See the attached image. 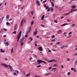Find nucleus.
I'll return each mask as SVG.
<instances>
[{
    "mask_svg": "<svg viewBox=\"0 0 77 77\" xmlns=\"http://www.w3.org/2000/svg\"><path fill=\"white\" fill-rule=\"evenodd\" d=\"M21 33H22V32L21 31H20L19 33V34H18L17 39V42H18L19 41V40H20V38L21 36Z\"/></svg>",
    "mask_w": 77,
    "mask_h": 77,
    "instance_id": "f257e3e1",
    "label": "nucleus"
},
{
    "mask_svg": "<svg viewBox=\"0 0 77 77\" xmlns=\"http://www.w3.org/2000/svg\"><path fill=\"white\" fill-rule=\"evenodd\" d=\"M37 62L38 64H41V63H44L45 64H46V62H45L44 61L41 60H38Z\"/></svg>",
    "mask_w": 77,
    "mask_h": 77,
    "instance_id": "f03ea898",
    "label": "nucleus"
},
{
    "mask_svg": "<svg viewBox=\"0 0 77 77\" xmlns=\"http://www.w3.org/2000/svg\"><path fill=\"white\" fill-rule=\"evenodd\" d=\"M1 65V66H4V67H6V68H8V65L4 63H2Z\"/></svg>",
    "mask_w": 77,
    "mask_h": 77,
    "instance_id": "7ed1b4c3",
    "label": "nucleus"
},
{
    "mask_svg": "<svg viewBox=\"0 0 77 77\" xmlns=\"http://www.w3.org/2000/svg\"><path fill=\"white\" fill-rule=\"evenodd\" d=\"M26 22V20H24V19H23L22 20V21H21V23H20V26H23V23H25Z\"/></svg>",
    "mask_w": 77,
    "mask_h": 77,
    "instance_id": "20e7f679",
    "label": "nucleus"
},
{
    "mask_svg": "<svg viewBox=\"0 0 77 77\" xmlns=\"http://www.w3.org/2000/svg\"><path fill=\"white\" fill-rule=\"evenodd\" d=\"M48 62H49V63H51V62H57V60H49L48 61Z\"/></svg>",
    "mask_w": 77,
    "mask_h": 77,
    "instance_id": "39448f33",
    "label": "nucleus"
},
{
    "mask_svg": "<svg viewBox=\"0 0 77 77\" xmlns=\"http://www.w3.org/2000/svg\"><path fill=\"white\" fill-rule=\"evenodd\" d=\"M24 38H25V36L24 35H23L22 38H21V41H20V43H21L23 40L24 39Z\"/></svg>",
    "mask_w": 77,
    "mask_h": 77,
    "instance_id": "423d86ee",
    "label": "nucleus"
},
{
    "mask_svg": "<svg viewBox=\"0 0 77 77\" xmlns=\"http://www.w3.org/2000/svg\"><path fill=\"white\" fill-rule=\"evenodd\" d=\"M18 26V24H16L14 26V30H15L17 29V27Z\"/></svg>",
    "mask_w": 77,
    "mask_h": 77,
    "instance_id": "0eeeda50",
    "label": "nucleus"
},
{
    "mask_svg": "<svg viewBox=\"0 0 77 77\" xmlns=\"http://www.w3.org/2000/svg\"><path fill=\"white\" fill-rule=\"evenodd\" d=\"M38 50H39V51H42L43 50V49H42V47H39L38 48Z\"/></svg>",
    "mask_w": 77,
    "mask_h": 77,
    "instance_id": "6e6552de",
    "label": "nucleus"
},
{
    "mask_svg": "<svg viewBox=\"0 0 77 77\" xmlns=\"http://www.w3.org/2000/svg\"><path fill=\"white\" fill-rule=\"evenodd\" d=\"M38 33V31H36L35 32H33V34L35 36Z\"/></svg>",
    "mask_w": 77,
    "mask_h": 77,
    "instance_id": "1a4fd4ad",
    "label": "nucleus"
},
{
    "mask_svg": "<svg viewBox=\"0 0 77 77\" xmlns=\"http://www.w3.org/2000/svg\"><path fill=\"white\" fill-rule=\"evenodd\" d=\"M9 68H10L11 71H12V70H13V68H12V67L10 65H9Z\"/></svg>",
    "mask_w": 77,
    "mask_h": 77,
    "instance_id": "9d476101",
    "label": "nucleus"
},
{
    "mask_svg": "<svg viewBox=\"0 0 77 77\" xmlns=\"http://www.w3.org/2000/svg\"><path fill=\"white\" fill-rule=\"evenodd\" d=\"M62 30H59L57 31V33L59 34V33H61L62 32Z\"/></svg>",
    "mask_w": 77,
    "mask_h": 77,
    "instance_id": "9b49d317",
    "label": "nucleus"
},
{
    "mask_svg": "<svg viewBox=\"0 0 77 77\" xmlns=\"http://www.w3.org/2000/svg\"><path fill=\"white\" fill-rule=\"evenodd\" d=\"M36 3L38 6H40V4L39 3V2L38 1H37Z\"/></svg>",
    "mask_w": 77,
    "mask_h": 77,
    "instance_id": "f8f14e48",
    "label": "nucleus"
},
{
    "mask_svg": "<svg viewBox=\"0 0 77 77\" xmlns=\"http://www.w3.org/2000/svg\"><path fill=\"white\" fill-rule=\"evenodd\" d=\"M72 9H75V8L76 7V6L75 5H72L71 6Z\"/></svg>",
    "mask_w": 77,
    "mask_h": 77,
    "instance_id": "ddd939ff",
    "label": "nucleus"
},
{
    "mask_svg": "<svg viewBox=\"0 0 77 77\" xmlns=\"http://www.w3.org/2000/svg\"><path fill=\"white\" fill-rule=\"evenodd\" d=\"M30 30H31V28H30V27H29V29L28 30L27 33H29V32L30 31Z\"/></svg>",
    "mask_w": 77,
    "mask_h": 77,
    "instance_id": "4468645a",
    "label": "nucleus"
},
{
    "mask_svg": "<svg viewBox=\"0 0 77 77\" xmlns=\"http://www.w3.org/2000/svg\"><path fill=\"white\" fill-rule=\"evenodd\" d=\"M50 74H51V73H48L46 74L45 75V76H47V75H49Z\"/></svg>",
    "mask_w": 77,
    "mask_h": 77,
    "instance_id": "2eb2a0df",
    "label": "nucleus"
},
{
    "mask_svg": "<svg viewBox=\"0 0 77 77\" xmlns=\"http://www.w3.org/2000/svg\"><path fill=\"white\" fill-rule=\"evenodd\" d=\"M44 18V15H43L41 18V20H43Z\"/></svg>",
    "mask_w": 77,
    "mask_h": 77,
    "instance_id": "dca6fc26",
    "label": "nucleus"
},
{
    "mask_svg": "<svg viewBox=\"0 0 77 77\" xmlns=\"http://www.w3.org/2000/svg\"><path fill=\"white\" fill-rule=\"evenodd\" d=\"M73 9H71V10L69 12L70 13H72L73 11Z\"/></svg>",
    "mask_w": 77,
    "mask_h": 77,
    "instance_id": "f3484780",
    "label": "nucleus"
},
{
    "mask_svg": "<svg viewBox=\"0 0 77 77\" xmlns=\"http://www.w3.org/2000/svg\"><path fill=\"white\" fill-rule=\"evenodd\" d=\"M33 14H34V11H32L31 12V14L32 15H33Z\"/></svg>",
    "mask_w": 77,
    "mask_h": 77,
    "instance_id": "a211bd4d",
    "label": "nucleus"
},
{
    "mask_svg": "<svg viewBox=\"0 0 77 77\" xmlns=\"http://www.w3.org/2000/svg\"><path fill=\"white\" fill-rule=\"evenodd\" d=\"M66 25H67V23H64L62 25V26H66Z\"/></svg>",
    "mask_w": 77,
    "mask_h": 77,
    "instance_id": "6ab92c4d",
    "label": "nucleus"
},
{
    "mask_svg": "<svg viewBox=\"0 0 77 77\" xmlns=\"http://www.w3.org/2000/svg\"><path fill=\"white\" fill-rule=\"evenodd\" d=\"M50 11H51V12H52V11H53V8H51L50 9Z\"/></svg>",
    "mask_w": 77,
    "mask_h": 77,
    "instance_id": "aec40b11",
    "label": "nucleus"
},
{
    "mask_svg": "<svg viewBox=\"0 0 77 77\" xmlns=\"http://www.w3.org/2000/svg\"><path fill=\"white\" fill-rule=\"evenodd\" d=\"M53 66H54V67H56L57 66V65L56 64H54V65H53Z\"/></svg>",
    "mask_w": 77,
    "mask_h": 77,
    "instance_id": "412c9836",
    "label": "nucleus"
},
{
    "mask_svg": "<svg viewBox=\"0 0 77 77\" xmlns=\"http://www.w3.org/2000/svg\"><path fill=\"white\" fill-rule=\"evenodd\" d=\"M0 52H1V53H4V52H5V51H3V50H2V49H1L0 51Z\"/></svg>",
    "mask_w": 77,
    "mask_h": 77,
    "instance_id": "4be33fe9",
    "label": "nucleus"
},
{
    "mask_svg": "<svg viewBox=\"0 0 77 77\" xmlns=\"http://www.w3.org/2000/svg\"><path fill=\"white\" fill-rule=\"evenodd\" d=\"M51 3L53 8V7H54V3H53L52 2H51Z\"/></svg>",
    "mask_w": 77,
    "mask_h": 77,
    "instance_id": "5701e85b",
    "label": "nucleus"
},
{
    "mask_svg": "<svg viewBox=\"0 0 77 77\" xmlns=\"http://www.w3.org/2000/svg\"><path fill=\"white\" fill-rule=\"evenodd\" d=\"M30 75V74H28L26 75V77H29Z\"/></svg>",
    "mask_w": 77,
    "mask_h": 77,
    "instance_id": "b1692460",
    "label": "nucleus"
},
{
    "mask_svg": "<svg viewBox=\"0 0 77 77\" xmlns=\"http://www.w3.org/2000/svg\"><path fill=\"white\" fill-rule=\"evenodd\" d=\"M12 33L13 34L14 33V34H16L17 33V32H16V31H14L12 32Z\"/></svg>",
    "mask_w": 77,
    "mask_h": 77,
    "instance_id": "393cba45",
    "label": "nucleus"
},
{
    "mask_svg": "<svg viewBox=\"0 0 77 77\" xmlns=\"http://www.w3.org/2000/svg\"><path fill=\"white\" fill-rule=\"evenodd\" d=\"M9 15H7L6 16V18H7V19H8V18H9Z\"/></svg>",
    "mask_w": 77,
    "mask_h": 77,
    "instance_id": "a878e982",
    "label": "nucleus"
},
{
    "mask_svg": "<svg viewBox=\"0 0 77 77\" xmlns=\"http://www.w3.org/2000/svg\"><path fill=\"white\" fill-rule=\"evenodd\" d=\"M13 52V48H12L11 50V53H12Z\"/></svg>",
    "mask_w": 77,
    "mask_h": 77,
    "instance_id": "bb28decb",
    "label": "nucleus"
},
{
    "mask_svg": "<svg viewBox=\"0 0 77 77\" xmlns=\"http://www.w3.org/2000/svg\"><path fill=\"white\" fill-rule=\"evenodd\" d=\"M47 0H45L44 1H43V3H45V2H47Z\"/></svg>",
    "mask_w": 77,
    "mask_h": 77,
    "instance_id": "cd10ccee",
    "label": "nucleus"
},
{
    "mask_svg": "<svg viewBox=\"0 0 77 77\" xmlns=\"http://www.w3.org/2000/svg\"><path fill=\"white\" fill-rule=\"evenodd\" d=\"M64 47H65V46H64V45L62 46L61 47V49H62L63 48H64Z\"/></svg>",
    "mask_w": 77,
    "mask_h": 77,
    "instance_id": "c85d7f7f",
    "label": "nucleus"
},
{
    "mask_svg": "<svg viewBox=\"0 0 77 77\" xmlns=\"http://www.w3.org/2000/svg\"><path fill=\"white\" fill-rule=\"evenodd\" d=\"M3 32V30H1L0 31V33H2Z\"/></svg>",
    "mask_w": 77,
    "mask_h": 77,
    "instance_id": "c756f323",
    "label": "nucleus"
},
{
    "mask_svg": "<svg viewBox=\"0 0 77 77\" xmlns=\"http://www.w3.org/2000/svg\"><path fill=\"white\" fill-rule=\"evenodd\" d=\"M56 44L57 45H60V43L59 42H58L56 43Z\"/></svg>",
    "mask_w": 77,
    "mask_h": 77,
    "instance_id": "7c9ffc66",
    "label": "nucleus"
},
{
    "mask_svg": "<svg viewBox=\"0 0 77 77\" xmlns=\"http://www.w3.org/2000/svg\"><path fill=\"white\" fill-rule=\"evenodd\" d=\"M41 26H42V27H45V25H44L43 24H42L41 25Z\"/></svg>",
    "mask_w": 77,
    "mask_h": 77,
    "instance_id": "2f4dec72",
    "label": "nucleus"
},
{
    "mask_svg": "<svg viewBox=\"0 0 77 77\" xmlns=\"http://www.w3.org/2000/svg\"><path fill=\"white\" fill-rule=\"evenodd\" d=\"M55 38V35H53L52 36V38Z\"/></svg>",
    "mask_w": 77,
    "mask_h": 77,
    "instance_id": "473e14b6",
    "label": "nucleus"
},
{
    "mask_svg": "<svg viewBox=\"0 0 77 77\" xmlns=\"http://www.w3.org/2000/svg\"><path fill=\"white\" fill-rule=\"evenodd\" d=\"M12 19H9L8 20V21H12Z\"/></svg>",
    "mask_w": 77,
    "mask_h": 77,
    "instance_id": "72a5a7b5",
    "label": "nucleus"
},
{
    "mask_svg": "<svg viewBox=\"0 0 77 77\" xmlns=\"http://www.w3.org/2000/svg\"><path fill=\"white\" fill-rule=\"evenodd\" d=\"M54 23H57V21L56 20H54Z\"/></svg>",
    "mask_w": 77,
    "mask_h": 77,
    "instance_id": "f704fd0d",
    "label": "nucleus"
},
{
    "mask_svg": "<svg viewBox=\"0 0 77 77\" xmlns=\"http://www.w3.org/2000/svg\"><path fill=\"white\" fill-rule=\"evenodd\" d=\"M20 45L21 46H22V45H23V43L21 42Z\"/></svg>",
    "mask_w": 77,
    "mask_h": 77,
    "instance_id": "c9c22d12",
    "label": "nucleus"
},
{
    "mask_svg": "<svg viewBox=\"0 0 77 77\" xmlns=\"http://www.w3.org/2000/svg\"><path fill=\"white\" fill-rule=\"evenodd\" d=\"M7 25H10V23H9L8 22H7L6 23Z\"/></svg>",
    "mask_w": 77,
    "mask_h": 77,
    "instance_id": "e433bc0d",
    "label": "nucleus"
},
{
    "mask_svg": "<svg viewBox=\"0 0 77 77\" xmlns=\"http://www.w3.org/2000/svg\"><path fill=\"white\" fill-rule=\"evenodd\" d=\"M41 65H39L37 66V68H39V67H41Z\"/></svg>",
    "mask_w": 77,
    "mask_h": 77,
    "instance_id": "4c0bfd02",
    "label": "nucleus"
},
{
    "mask_svg": "<svg viewBox=\"0 0 77 77\" xmlns=\"http://www.w3.org/2000/svg\"><path fill=\"white\" fill-rule=\"evenodd\" d=\"M44 8H45V7H47V5H46V4H45L44 5Z\"/></svg>",
    "mask_w": 77,
    "mask_h": 77,
    "instance_id": "58836bf2",
    "label": "nucleus"
},
{
    "mask_svg": "<svg viewBox=\"0 0 77 77\" xmlns=\"http://www.w3.org/2000/svg\"><path fill=\"white\" fill-rule=\"evenodd\" d=\"M48 6H47L46 7V10H47V9H48Z\"/></svg>",
    "mask_w": 77,
    "mask_h": 77,
    "instance_id": "ea45409f",
    "label": "nucleus"
},
{
    "mask_svg": "<svg viewBox=\"0 0 77 77\" xmlns=\"http://www.w3.org/2000/svg\"><path fill=\"white\" fill-rule=\"evenodd\" d=\"M6 45H9V44L8 43V42H6Z\"/></svg>",
    "mask_w": 77,
    "mask_h": 77,
    "instance_id": "a19ab883",
    "label": "nucleus"
},
{
    "mask_svg": "<svg viewBox=\"0 0 77 77\" xmlns=\"http://www.w3.org/2000/svg\"><path fill=\"white\" fill-rule=\"evenodd\" d=\"M75 64H77V60H76L75 61Z\"/></svg>",
    "mask_w": 77,
    "mask_h": 77,
    "instance_id": "79ce46f5",
    "label": "nucleus"
},
{
    "mask_svg": "<svg viewBox=\"0 0 77 77\" xmlns=\"http://www.w3.org/2000/svg\"><path fill=\"white\" fill-rule=\"evenodd\" d=\"M30 39H31V41H32L33 40V38H32V37H30Z\"/></svg>",
    "mask_w": 77,
    "mask_h": 77,
    "instance_id": "37998d69",
    "label": "nucleus"
},
{
    "mask_svg": "<svg viewBox=\"0 0 77 77\" xmlns=\"http://www.w3.org/2000/svg\"><path fill=\"white\" fill-rule=\"evenodd\" d=\"M51 41H52V42H55V40L52 39L51 40Z\"/></svg>",
    "mask_w": 77,
    "mask_h": 77,
    "instance_id": "c03bdc74",
    "label": "nucleus"
},
{
    "mask_svg": "<svg viewBox=\"0 0 77 77\" xmlns=\"http://www.w3.org/2000/svg\"><path fill=\"white\" fill-rule=\"evenodd\" d=\"M70 74V72H68L67 73V75H69Z\"/></svg>",
    "mask_w": 77,
    "mask_h": 77,
    "instance_id": "a18cd8bd",
    "label": "nucleus"
},
{
    "mask_svg": "<svg viewBox=\"0 0 77 77\" xmlns=\"http://www.w3.org/2000/svg\"><path fill=\"white\" fill-rule=\"evenodd\" d=\"M32 57H31V58H29V60H32Z\"/></svg>",
    "mask_w": 77,
    "mask_h": 77,
    "instance_id": "49530a36",
    "label": "nucleus"
},
{
    "mask_svg": "<svg viewBox=\"0 0 77 77\" xmlns=\"http://www.w3.org/2000/svg\"><path fill=\"white\" fill-rule=\"evenodd\" d=\"M71 3H72V2H71V1H70V2H69V4H71Z\"/></svg>",
    "mask_w": 77,
    "mask_h": 77,
    "instance_id": "de8ad7c7",
    "label": "nucleus"
},
{
    "mask_svg": "<svg viewBox=\"0 0 77 77\" xmlns=\"http://www.w3.org/2000/svg\"><path fill=\"white\" fill-rule=\"evenodd\" d=\"M74 26H75V24H73L72 26V27H74Z\"/></svg>",
    "mask_w": 77,
    "mask_h": 77,
    "instance_id": "09e8293b",
    "label": "nucleus"
},
{
    "mask_svg": "<svg viewBox=\"0 0 77 77\" xmlns=\"http://www.w3.org/2000/svg\"><path fill=\"white\" fill-rule=\"evenodd\" d=\"M61 68H64V67L63 66V65L61 66Z\"/></svg>",
    "mask_w": 77,
    "mask_h": 77,
    "instance_id": "8fccbe9b",
    "label": "nucleus"
},
{
    "mask_svg": "<svg viewBox=\"0 0 77 77\" xmlns=\"http://www.w3.org/2000/svg\"><path fill=\"white\" fill-rule=\"evenodd\" d=\"M34 77H40L39 76H37V75H35Z\"/></svg>",
    "mask_w": 77,
    "mask_h": 77,
    "instance_id": "3c124183",
    "label": "nucleus"
},
{
    "mask_svg": "<svg viewBox=\"0 0 77 77\" xmlns=\"http://www.w3.org/2000/svg\"><path fill=\"white\" fill-rule=\"evenodd\" d=\"M4 31H7V29H4Z\"/></svg>",
    "mask_w": 77,
    "mask_h": 77,
    "instance_id": "603ef678",
    "label": "nucleus"
},
{
    "mask_svg": "<svg viewBox=\"0 0 77 77\" xmlns=\"http://www.w3.org/2000/svg\"><path fill=\"white\" fill-rule=\"evenodd\" d=\"M50 11V8H48V12H49Z\"/></svg>",
    "mask_w": 77,
    "mask_h": 77,
    "instance_id": "864d4df0",
    "label": "nucleus"
},
{
    "mask_svg": "<svg viewBox=\"0 0 77 77\" xmlns=\"http://www.w3.org/2000/svg\"><path fill=\"white\" fill-rule=\"evenodd\" d=\"M34 45H35V47H37V44H34Z\"/></svg>",
    "mask_w": 77,
    "mask_h": 77,
    "instance_id": "5fc2aeb1",
    "label": "nucleus"
},
{
    "mask_svg": "<svg viewBox=\"0 0 77 77\" xmlns=\"http://www.w3.org/2000/svg\"><path fill=\"white\" fill-rule=\"evenodd\" d=\"M50 70L51 69V67H49L48 68Z\"/></svg>",
    "mask_w": 77,
    "mask_h": 77,
    "instance_id": "6e6d98bb",
    "label": "nucleus"
},
{
    "mask_svg": "<svg viewBox=\"0 0 77 77\" xmlns=\"http://www.w3.org/2000/svg\"><path fill=\"white\" fill-rule=\"evenodd\" d=\"M77 11V9H75L73 10V12H75V11Z\"/></svg>",
    "mask_w": 77,
    "mask_h": 77,
    "instance_id": "4d7b16f0",
    "label": "nucleus"
},
{
    "mask_svg": "<svg viewBox=\"0 0 77 77\" xmlns=\"http://www.w3.org/2000/svg\"><path fill=\"white\" fill-rule=\"evenodd\" d=\"M73 71L74 72H76V70L75 69L73 70Z\"/></svg>",
    "mask_w": 77,
    "mask_h": 77,
    "instance_id": "13d9d810",
    "label": "nucleus"
},
{
    "mask_svg": "<svg viewBox=\"0 0 77 77\" xmlns=\"http://www.w3.org/2000/svg\"><path fill=\"white\" fill-rule=\"evenodd\" d=\"M27 36H28V35H25V37L26 38H27Z\"/></svg>",
    "mask_w": 77,
    "mask_h": 77,
    "instance_id": "bf43d9fd",
    "label": "nucleus"
},
{
    "mask_svg": "<svg viewBox=\"0 0 77 77\" xmlns=\"http://www.w3.org/2000/svg\"><path fill=\"white\" fill-rule=\"evenodd\" d=\"M71 70L72 71H73V70H74V68H71Z\"/></svg>",
    "mask_w": 77,
    "mask_h": 77,
    "instance_id": "052dcab7",
    "label": "nucleus"
},
{
    "mask_svg": "<svg viewBox=\"0 0 77 77\" xmlns=\"http://www.w3.org/2000/svg\"><path fill=\"white\" fill-rule=\"evenodd\" d=\"M17 73H18V71L16 70L15 71Z\"/></svg>",
    "mask_w": 77,
    "mask_h": 77,
    "instance_id": "680f3d73",
    "label": "nucleus"
},
{
    "mask_svg": "<svg viewBox=\"0 0 77 77\" xmlns=\"http://www.w3.org/2000/svg\"><path fill=\"white\" fill-rule=\"evenodd\" d=\"M31 24V25H32V24H33V21L32 22Z\"/></svg>",
    "mask_w": 77,
    "mask_h": 77,
    "instance_id": "e2e57ef3",
    "label": "nucleus"
},
{
    "mask_svg": "<svg viewBox=\"0 0 77 77\" xmlns=\"http://www.w3.org/2000/svg\"><path fill=\"white\" fill-rule=\"evenodd\" d=\"M70 60V59H69V58H68V60H67V61H69V60Z\"/></svg>",
    "mask_w": 77,
    "mask_h": 77,
    "instance_id": "0e129e2a",
    "label": "nucleus"
},
{
    "mask_svg": "<svg viewBox=\"0 0 77 77\" xmlns=\"http://www.w3.org/2000/svg\"><path fill=\"white\" fill-rule=\"evenodd\" d=\"M67 21L68 22H70V20H67Z\"/></svg>",
    "mask_w": 77,
    "mask_h": 77,
    "instance_id": "69168bd1",
    "label": "nucleus"
},
{
    "mask_svg": "<svg viewBox=\"0 0 77 77\" xmlns=\"http://www.w3.org/2000/svg\"><path fill=\"white\" fill-rule=\"evenodd\" d=\"M14 75H17V73H14Z\"/></svg>",
    "mask_w": 77,
    "mask_h": 77,
    "instance_id": "338daca9",
    "label": "nucleus"
},
{
    "mask_svg": "<svg viewBox=\"0 0 77 77\" xmlns=\"http://www.w3.org/2000/svg\"><path fill=\"white\" fill-rule=\"evenodd\" d=\"M75 56H76V55H77V53L76 54H74Z\"/></svg>",
    "mask_w": 77,
    "mask_h": 77,
    "instance_id": "774afa93",
    "label": "nucleus"
}]
</instances>
